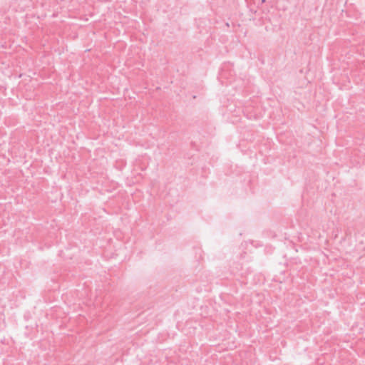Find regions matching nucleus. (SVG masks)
Segmentation results:
<instances>
[{
    "label": "nucleus",
    "instance_id": "f257e3e1",
    "mask_svg": "<svg viewBox=\"0 0 365 365\" xmlns=\"http://www.w3.org/2000/svg\"><path fill=\"white\" fill-rule=\"evenodd\" d=\"M176 327H177L178 329H180V323H179V322L177 324Z\"/></svg>",
    "mask_w": 365,
    "mask_h": 365
},
{
    "label": "nucleus",
    "instance_id": "f03ea898",
    "mask_svg": "<svg viewBox=\"0 0 365 365\" xmlns=\"http://www.w3.org/2000/svg\"><path fill=\"white\" fill-rule=\"evenodd\" d=\"M266 1V0H261V3L263 4Z\"/></svg>",
    "mask_w": 365,
    "mask_h": 365
}]
</instances>
